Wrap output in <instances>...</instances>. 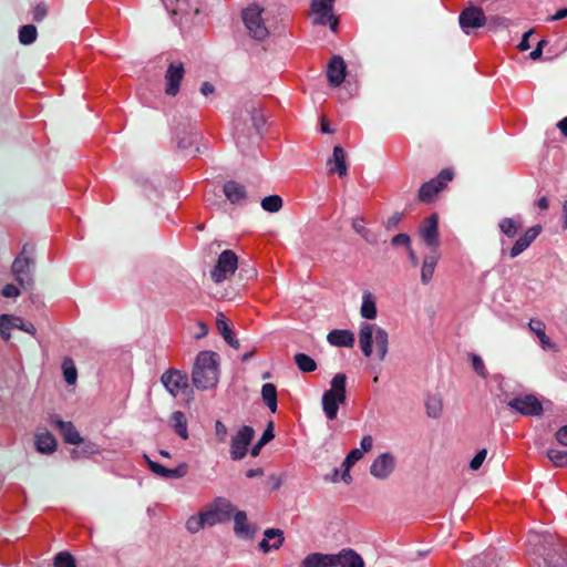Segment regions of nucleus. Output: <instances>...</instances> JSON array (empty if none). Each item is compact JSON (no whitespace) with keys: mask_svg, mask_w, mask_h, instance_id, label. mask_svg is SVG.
<instances>
[{"mask_svg":"<svg viewBox=\"0 0 567 567\" xmlns=\"http://www.w3.org/2000/svg\"><path fill=\"white\" fill-rule=\"evenodd\" d=\"M267 483L269 484L270 488L272 491H277L281 487L282 485V480L280 476H277V475H270L267 480Z\"/></svg>","mask_w":567,"mask_h":567,"instance_id":"63","label":"nucleus"},{"mask_svg":"<svg viewBox=\"0 0 567 567\" xmlns=\"http://www.w3.org/2000/svg\"><path fill=\"white\" fill-rule=\"evenodd\" d=\"M519 226L520 225L511 217H505L498 223L501 231L508 238H514L517 235Z\"/></svg>","mask_w":567,"mask_h":567,"instance_id":"40","label":"nucleus"},{"mask_svg":"<svg viewBox=\"0 0 567 567\" xmlns=\"http://www.w3.org/2000/svg\"><path fill=\"white\" fill-rule=\"evenodd\" d=\"M458 23L466 34H471L472 30L486 25L487 18L482 8L471 6L461 11Z\"/></svg>","mask_w":567,"mask_h":567,"instance_id":"12","label":"nucleus"},{"mask_svg":"<svg viewBox=\"0 0 567 567\" xmlns=\"http://www.w3.org/2000/svg\"><path fill=\"white\" fill-rule=\"evenodd\" d=\"M224 194L233 204H243L246 200V187L236 181H228L224 185Z\"/></svg>","mask_w":567,"mask_h":567,"instance_id":"25","label":"nucleus"},{"mask_svg":"<svg viewBox=\"0 0 567 567\" xmlns=\"http://www.w3.org/2000/svg\"><path fill=\"white\" fill-rule=\"evenodd\" d=\"M360 315L364 319H374L377 317V306L373 296L365 292L362 298Z\"/></svg>","mask_w":567,"mask_h":567,"instance_id":"36","label":"nucleus"},{"mask_svg":"<svg viewBox=\"0 0 567 567\" xmlns=\"http://www.w3.org/2000/svg\"><path fill=\"white\" fill-rule=\"evenodd\" d=\"M261 207L269 213H277L282 207V198L279 195H269L262 198Z\"/></svg>","mask_w":567,"mask_h":567,"instance_id":"47","label":"nucleus"},{"mask_svg":"<svg viewBox=\"0 0 567 567\" xmlns=\"http://www.w3.org/2000/svg\"><path fill=\"white\" fill-rule=\"evenodd\" d=\"M32 252L33 248L29 245H24L11 265V272L16 281L23 289H31L33 287L31 268L34 264V259Z\"/></svg>","mask_w":567,"mask_h":567,"instance_id":"5","label":"nucleus"},{"mask_svg":"<svg viewBox=\"0 0 567 567\" xmlns=\"http://www.w3.org/2000/svg\"><path fill=\"white\" fill-rule=\"evenodd\" d=\"M238 267L237 255L233 250H224L217 259V262L210 271V277L214 282L219 284L234 275Z\"/></svg>","mask_w":567,"mask_h":567,"instance_id":"10","label":"nucleus"},{"mask_svg":"<svg viewBox=\"0 0 567 567\" xmlns=\"http://www.w3.org/2000/svg\"><path fill=\"white\" fill-rule=\"evenodd\" d=\"M234 532L238 537L251 538L255 528L248 523L247 514L244 511L234 512Z\"/></svg>","mask_w":567,"mask_h":567,"instance_id":"24","label":"nucleus"},{"mask_svg":"<svg viewBox=\"0 0 567 567\" xmlns=\"http://www.w3.org/2000/svg\"><path fill=\"white\" fill-rule=\"evenodd\" d=\"M395 457L389 453L380 454L370 466V474L378 480H386L394 471Z\"/></svg>","mask_w":567,"mask_h":567,"instance_id":"16","label":"nucleus"},{"mask_svg":"<svg viewBox=\"0 0 567 567\" xmlns=\"http://www.w3.org/2000/svg\"><path fill=\"white\" fill-rule=\"evenodd\" d=\"M161 382L166 391L176 398L188 388V375L181 370L169 369L162 374Z\"/></svg>","mask_w":567,"mask_h":567,"instance_id":"13","label":"nucleus"},{"mask_svg":"<svg viewBox=\"0 0 567 567\" xmlns=\"http://www.w3.org/2000/svg\"><path fill=\"white\" fill-rule=\"evenodd\" d=\"M495 549L488 548L480 555L474 556L463 567H498Z\"/></svg>","mask_w":567,"mask_h":567,"instance_id":"28","label":"nucleus"},{"mask_svg":"<svg viewBox=\"0 0 567 567\" xmlns=\"http://www.w3.org/2000/svg\"><path fill=\"white\" fill-rule=\"evenodd\" d=\"M363 456V452L360 449H353L346 456L342 466L343 467H352Z\"/></svg>","mask_w":567,"mask_h":567,"instance_id":"52","label":"nucleus"},{"mask_svg":"<svg viewBox=\"0 0 567 567\" xmlns=\"http://www.w3.org/2000/svg\"><path fill=\"white\" fill-rule=\"evenodd\" d=\"M1 293L4 298H17L20 296V289L13 284H8L3 287Z\"/></svg>","mask_w":567,"mask_h":567,"instance_id":"61","label":"nucleus"},{"mask_svg":"<svg viewBox=\"0 0 567 567\" xmlns=\"http://www.w3.org/2000/svg\"><path fill=\"white\" fill-rule=\"evenodd\" d=\"M373 439L371 435H364L360 442L361 451L369 452L372 449Z\"/></svg>","mask_w":567,"mask_h":567,"instance_id":"64","label":"nucleus"},{"mask_svg":"<svg viewBox=\"0 0 567 567\" xmlns=\"http://www.w3.org/2000/svg\"><path fill=\"white\" fill-rule=\"evenodd\" d=\"M9 321H10V319L8 318V315L0 316V334L6 341H8L11 337V334H10L11 328L8 326Z\"/></svg>","mask_w":567,"mask_h":567,"instance_id":"58","label":"nucleus"},{"mask_svg":"<svg viewBox=\"0 0 567 567\" xmlns=\"http://www.w3.org/2000/svg\"><path fill=\"white\" fill-rule=\"evenodd\" d=\"M261 398L271 413H276L278 408L277 388L274 383H265L261 386Z\"/></svg>","mask_w":567,"mask_h":567,"instance_id":"33","label":"nucleus"},{"mask_svg":"<svg viewBox=\"0 0 567 567\" xmlns=\"http://www.w3.org/2000/svg\"><path fill=\"white\" fill-rule=\"evenodd\" d=\"M507 406L523 416H540L544 408L535 394H525L511 399Z\"/></svg>","mask_w":567,"mask_h":567,"instance_id":"9","label":"nucleus"},{"mask_svg":"<svg viewBox=\"0 0 567 567\" xmlns=\"http://www.w3.org/2000/svg\"><path fill=\"white\" fill-rule=\"evenodd\" d=\"M264 535L265 538L258 544V547L265 554L270 549H278L284 544V533L279 528H268Z\"/></svg>","mask_w":567,"mask_h":567,"instance_id":"21","label":"nucleus"},{"mask_svg":"<svg viewBox=\"0 0 567 567\" xmlns=\"http://www.w3.org/2000/svg\"><path fill=\"white\" fill-rule=\"evenodd\" d=\"M327 165L330 174H338L340 177L347 175L346 152L340 145L333 147L332 157L328 159Z\"/></svg>","mask_w":567,"mask_h":567,"instance_id":"20","label":"nucleus"},{"mask_svg":"<svg viewBox=\"0 0 567 567\" xmlns=\"http://www.w3.org/2000/svg\"><path fill=\"white\" fill-rule=\"evenodd\" d=\"M471 360H472V367H473L474 371L482 379H486L487 375H488V372H487V369H486V367L484 364L483 359L480 355H477V354H472Z\"/></svg>","mask_w":567,"mask_h":567,"instance_id":"50","label":"nucleus"},{"mask_svg":"<svg viewBox=\"0 0 567 567\" xmlns=\"http://www.w3.org/2000/svg\"><path fill=\"white\" fill-rule=\"evenodd\" d=\"M63 377L68 384L73 385L78 379V371L71 358H64L62 362Z\"/></svg>","mask_w":567,"mask_h":567,"instance_id":"39","label":"nucleus"},{"mask_svg":"<svg viewBox=\"0 0 567 567\" xmlns=\"http://www.w3.org/2000/svg\"><path fill=\"white\" fill-rule=\"evenodd\" d=\"M215 436L219 443H224L228 436L227 426L219 420L215 422Z\"/></svg>","mask_w":567,"mask_h":567,"instance_id":"55","label":"nucleus"},{"mask_svg":"<svg viewBox=\"0 0 567 567\" xmlns=\"http://www.w3.org/2000/svg\"><path fill=\"white\" fill-rule=\"evenodd\" d=\"M185 75L184 63L172 61L165 72V93L169 96H176L179 92L181 82Z\"/></svg>","mask_w":567,"mask_h":567,"instance_id":"14","label":"nucleus"},{"mask_svg":"<svg viewBox=\"0 0 567 567\" xmlns=\"http://www.w3.org/2000/svg\"><path fill=\"white\" fill-rule=\"evenodd\" d=\"M8 318L10 319V321L8 322V326L11 329L17 328V329H20L22 331L30 333L31 336H35L37 329L33 323L27 322L22 318L16 317L12 315H8Z\"/></svg>","mask_w":567,"mask_h":567,"instance_id":"42","label":"nucleus"},{"mask_svg":"<svg viewBox=\"0 0 567 567\" xmlns=\"http://www.w3.org/2000/svg\"><path fill=\"white\" fill-rule=\"evenodd\" d=\"M373 343H375L379 360L383 361L389 350L388 332L375 324L362 323L359 331V346L364 357H371Z\"/></svg>","mask_w":567,"mask_h":567,"instance_id":"3","label":"nucleus"},{"mask_svg":"<svg viewBox=\"0 0 567 567\" xmlns=\"http://www.w3.org/2000/svg\"><path fill=\"white\" fill-rule=\"evenodd\" d=\"M404 217L403 213H394L392 216H390L386 221L384 223V227L388 230L394 229L399 226V224L402 221Z\"/></svg>","mask_w":567,"mask_h":567,"instance_id":"59","label":"nucleus"},{"mask_svg":"<svg viewBox=\"0 0 567 567\" xmlns=\"http://www.w3.org/2000/svg\"><path fill=\"white\" fill-rule=\"evenodd\" d=\"M528 327L538 337L543 347H553L550 339L545 333V323L542 320L530 319Z\"/></svg>","mask_w":567,"mask_h":567,"instance_id":"38","label":"nucleus"},{"mask_svg":"<svg viewBox=\"0 0 567 567\" xmlns=\"http://www.w3.org/2000/svg\"><path fill=\"white\" fill-rule=\"evenodd\" d=\"M546 455L555 467H567V451L549 449Z\"/></svg>","mask_w":567,"mask_h":567,"instance_id":"45","label":"nucleus"},{"mask_svg":"<svg viewBox=\"0 0 567 567\" xmlns=\"http://www.w3.org/2000/svg\"><path fill=\"white\" fill-rule=\"evenodd\" d=\"M275 437L274 432V422L269 421L261 437L258 442L250 449V455L257 457L260 454L261 449L268 444Z\"/></svg>","mask_w":567,"mask_h":567,"instance_id":"35","label":"nucleus"},{"mask_svg":"<svg viewBox=\"0 0 567 567\" xmlns=\"http://www.w3.org/2000/svg\"><path fill=\"white\" fill-rule=\"evenodd\" d=\"M254 435V429L249 425H244L231 437L229 454L233 461H240L246 456Z\"/></svg>","mask_w":567,"mask_h":567,"instance_id":"11","label":"nucleus"},{"mask_svg":"<svg viewBox=\"0 0 567 567\" xmlns=\"http://www.w3.org/2000/svg\"><path fill=\"white\" fill-rule=\"evenodd\" d=\"M50 422L60 430V433L66 443L74 445L82 443L83 440L80 436V433L71 422L62 421L56 415L51 416Z\"/></svg>","mask_w":567,"mask_h":567,"instance_id":"19","label":"nucleus"},{"mask_svg":"<svg viewBox=\"0 0 567 567\" xmlns=\"http://www.w3.org/2000/svg\"><path fill=\"white\" fill-rule=\"evenodd\" d=\"M264 11L262 7L254 3L244 9L241 13L248 34L257 41H264L269 35V30L262 18Z\"/></svg>","mask_w":567,"mask_h":567,"instance_id":"6","label":"nucleus"},{"mask_svg":"<svg viewBox=\"0 0 567 567\" xmlns=\"http://www.w3.org/2000/svg\"><path fill=\"white\" fill-rule=\"evenodd\" d=\"M188 470H189V466L188 464L186 463H181L178 466H176L175 468H168L167 470V475L165 478H168V480H177V478H182L184 476L187 475L188 473Z\"/></svg>","mask_w":567,"mask_h":567,"instance_id":"49","label":"nucleus"},{"mask_svg":"<svg viewBox=\"0 0 567 567\" xmlns=\"http://www.w3.org/2000/svg\"><path fill=\"white\" fill-rule=\"evenodd\" d=\"M542 231L543 227L540 225H535L526 229L524 234L520 235L519 238L512 246L509 250V257L516 258L520 254H523L540 235Z\"/></svg>","mask_w":567,"mask_h":567,"instance_id":"17","label":"nucleus"},{"mask_svg":"<svg viewBox=\"0 0 567 567\" xmlns=\"http://www.w3.org/2000/svg\"><path fill=\"white\" fill-rule=\"evenodd\" d=\"M327 341L331 346L351 348L354 344V334L350 330L334 329L327 336Z\"/></svg>","mask_w":567,"mask_h":567,"instance_id":"27","label":"nucleus"},{"mask_svg":"<svg viewBox=\"0 0 567 567\" xmlns=\"http://www.w3.org/2000/svg\"><path fill=\"white\" fill-rule=\"evenodd\" d=\"M426 414L430 417H439L442 413L443 404L440 396L432 395L425 401Z\"/></svg>","mask_w":567,"mask_h":567,"instance_id":"41","label":"nucleus"},{"mask_svg":"<svg viewBox=\"0 0 567 567\" xmlns=\"http://www.w3.org/2000/svg\"><path fill=\"white\" fill-rule=\"evenodd\" d=\"M35 449L41 454H52L56 449L55 437L48 431L35 434Z\"/></svg>","mask_w":567,"mask_h":567,"instance_id":"31","label":"nucleus"},{"mask_svg":"<svg viewBox=\"0 0 567 567\" xmlns=\"http://www.w3.org/2000/svg\"><path fill=\"white\" fill-rule=\"evenodd\" d=\"M147 464H148V467L150 470L157 476H161V477H166L167 475V467H165L164 465L157 463V462H154L152 460L148 458L147 455H144Z\"/></svg>","mask_w":567,"mask_h":567,"instance_id":"53","label":"nucleus"},{"mask_svg":"<svg viewBox=\"0 0 567 567\" xmlns=\"http://www.w3.org/2000/svg\"><path fill=\"white\" fill-rule=\"evenodd\" d=\"M293 361L301 372L309 373L317 370V362L306 353H296Z\"/></svg>","mask_w":567,"mask_h":567,"instance_id":"37","label":"nucleus"},{"mask_svg":"<svg viewBox=\"0 0 567 567\" xmlns=\"http://www.w3.org/2000/svg\"><path fill=\"white\" fill-rule=\"evenodd\" d=\"M301 567H336L334 554H309L302 560Z\"/></svg>","mask_w":567,"mask_h":567,"instance_id":"26","label":"nucleus"},{"mask_svg":"<svg viewBox=\"0 0 567 567\" xmlns=\"http://www.w3.org/2000/svg\"><path fill=\"white\" fill-rule=\"evenodd\" d=\"M174 130H175L176 136L178 137V142H177L178 147L182 150H185V151L190 150V147L196 143V141L199 137V133L197 132L195 124L192 123L190 121H188V123H187V130H188L187 137L179 136L185 131V130H182L179 127V125L175 126Z\"/></svg>","mask_w":567,"mask_h":567,"instance_id":"30","label":"nucleus"},{"mask_svg":"<svg viewBox=\"0 0 567 567\" xmlns=\"http://www.w3.org/2000/svg\"><path fill=\"white\" fill-rule=\"evenodd\" d=\"M352 228L357 234L363 238H367V229L364 227V219L362 217H357L352 220Z\"/></svg>","mask_w":567,"mask_h":567,"instance_id":"60","label":"nucleus"},{"mask_svg":"<svg viewBox=\"0 0 567 567\" xmlns=\"http://www.w3.org/2000/svg\"><path fill=\"white\" fill-rule=\"evenodd\" d=\"M420 236L427 247L437 250L439 240V217L436 214L430 215L420 225Z\"/></svg>","mask_w":567,"mask_h":567,"instance_id":"15","label":"nucleus"},{"mask_svg":"<svg viewBox=\"0 0 567 567\" xmlns=\"http://www.w3.org/2000/svg\"><path fill=\"white\" fill-rule=\"evenodd\" d=\"M330 389L326 390L321 398V405L328 421H334L338 416L339 405L347 401V375L337 373L331 382Z\"/></svg>","mask_w":567,"mask_h":567,"instance_id":"4","label":"nucleus"},{"mask_svg":"<svg viewBox=\"0 0 567 567\" xmlns=\"http://www.w3.org/2000/svg\"><path fill=\"white\" fill-rule=\"evenodd\" d=\"M440 252L437 250H432L429 255H426L423 259V265L421 269V281L426 285L431 281L434 275V269L439 262Z\"/></svg>","mask_w":567,"mask_h":567,"instance_id":"29","label":"nucleus"},{"mask_svg":"<svg viewBox=\"0 0 567 567\" xmlns=\"http://www.w3.org/2000/svg\"><path fill=\"white\" fill-rule=\"evenodd\" d=\"M555 439L560 445L567 446V425H563L556 431Z\"/></svg>","mask_w":567,"mask_h":567,"instance_id":"62","label":"nucleus"},{"mask_svg":"<svg viewBox=\"0 0 567 567\" xmlns=\"http://www.w3.org/2000/svg\"><path fill=\"white\" fill-rule=\"evenodd\" d=\"M336 567H364L363 558L353 549L344 548L334 554Z\"/></svg>","mask_w":567,"mask_h":567,"instance_id":"22","label":"nucleus"},{"mask_svg":"<svg viewBox=\"0 0 567 567\" xmlns=\"http://www.w3.org/2000/svg\"><path fill=\"white\" fill-rule=\"evenodd\" d=\"M169 422L177 435H179L183 440L188 439L187 419H186V415L184 412H182V411L173 412L171 415Z\"/></svg>","mask_w":567,"mask_h":567,"instance_id":"32","label":"nucleus"},{"mask_svg":"<svg viewBox=\"0 0 567 567\" xmlns=\"http://www.w3.org/2000/svg\"><path fill=\"white\" fill-rule=\"evenodd\" d=\"M392 246H404L406 249L411 247V238L408 234H398L391 239Z\"/></svg>","mask_w":567,"mask_h":567,"instance_id":"57","label":"nucleus"},{"mask_svg":"<svg viewBox=\"0 0 567 567\" xmlns=\"http://www.w3.org/2000/svg\"><path fill=\"white\" fill-rule=\"evenodd\" d=\"M347 73V65L340 55H333L328 64L327 78L329 83L337 87L342 84Z\"/></svg>","mask_w":567,"mask_h":567,"instance_id":"18","label":"nucleus"},{"mask_svg":"<svg viewBox=\"0 0 567 567\" xmlns=\"http://www.w3.org/2000/svg\"><path fill=\"white\" fill-rule=\"evenodd\" d=\"M235 507L229 499L216 497L207 505L203 514L208 526H215L228 522L233 517Z\"/></svg>","mask_w":567,"mask_h":567,"instance_id":"8","label":"nucleus"},{"mask_svg":"<svg viewBox=\"0 0 567 567\" xmlns=\"http://www.w3.org/2000/svg\"><path fill=\"white\" fill-rule=\"evenodd\" d=\"M454 178L452 168L442 169L437 176L423 183L417 192V199L423 204L434 202L436 195L442 192L447 184Z\"/></svg>","mask_w":567,"mask_h":567,"instance_id":"7","label":"nucleus"},{"mask_svg":"<svg viewBox=\"0 0 567 567\" xmlns=\"http://www.w3.org/2000/svg\"><path fill=\"white\" fill-rule=\"evenodd\" d=\"M334 0H312L311 9L315 13H320L321 19L317 23L323 24V18L333 19L332 8Z\"/></svg>","mask_w":567,"mask_h":567,"instance_id":"34","label":"nucleus"},{"mask_svg":"<svg viewBox=\"0 0 567 567\" xmlns=\"http://www.w3.org/2000/svg\"><path fill=\"white\" fill-rule=\"evenodd\" d=\"M247 112L250 114L254 128L256 130L257 134H259L265 125V116L261 113V110L252 103L247 107Z\"/></svg>","mask_w":567,"mask_h":567,"instance_id":"44","label":"nucleus"},{"mask_svg":"<svg viewBox=\"0 0 567 567\" xmlns=\"http://www.w3.org/2000/svg\"><path fill=\"white\" fill-rule=\"evenodd\" d=\"M48 6L44 2L38 3L33 9V20L35 22L42 21L48 14Z\"/></svg>","mask_w":567,"mask_h":567,"instance_id":"56","label":"nucleus"},{"mask_svg":"<svg viewBox=\"0 0 567 567\" xmlns=\"http://www.w3.org/2000/svg\"><path fill=\"white\" fill-rule=\"evenodd\" d=\"M216 328L219 334L223 337L225 342L234 349H239L240 343L236 339L230 323L223 312H218L216 317Z\"/></svg>","mask_w":567,"mask_h":567,"instance_id":"23","label":"nucleus"},{"mask_svg":"<svg viewBox=\"0 0 567 567\" xmlns=\"http://www.w3.org/2000/svg\"><path fill=\"white\" fill-rule=\"evenodd\" d=\"M486 24L491 30L504 29L509 25V20L504 17L493 16L491 18H487Z\"/></svg>","mask_w":567,"mask_h":567,"instance_id":"51","label":"nucleus"},{"mask_svg":"<svg viewBox=\"0 0 567 567\" xmlns=\"http://www.w3.org/2000/svg\"><path fill=\"white\" fill-rule=\"evenodd\" d=\"M217 353L214 351H200L195 360L192 381L198 390H208L218 382Z\"/></svg>","mask_w":567,"mask_h":567,"instance_id":"2","label":"nucleus"},{"mask_svg":"<svg viewBox=\"0 0 567 567\" xmlns=\"http://www.w3.org/2000/svg\"><path fill=\"white\" fill-rule=\"evenodd\" d=\"M54 567H75V559L70 553L61 551L54 558Z\"/></svg>","mask_w":567,"mask_h":567,"instance_id":"48","label":"nucleus"},{"mask_svg":"<svg viewBox=\"0 0 567 567\" xmlns=\"http://www.w3.org/2000/svg\"><path fill=\"white\" fill-rule=\"evenodd\" d=\"M548 534L529 533L527 544L533 554L543 558L538 567H567V549L560 545L553 546Z\"/></svg>","mask_w":567,"mask_h":567,"instance_id":"1","label":"nucleus"},{"mask_svg":"<svg viewBox=\"0 0 567 567\" xmlns=\"http://www.w3.org/2000/svg\"><path fill=\"white\" fill-rule=\"evenodd\" d=\"M205 526H208V524L206 523L203 512L190 516L186 522V528L192 534L198 533Z\"/></svg>","mask_w":567,"mask_h":567,"instance_id":"46","label":"nucleus"},{"mask_svg":"<svg viewBox=\"0 0 567 567\" xmlns=\"http://www.w3.org/2000/svg\"><path fill=\"white\" fill-rule=\"evenodd\" d=\"M486 456H487V450L486 449L480 450L472 458V461L470 463V468L473 471H477L484 463Z\"/></svg>","mask_w":567,"mask_h":567,"instance_id":"54","label":"nucleus"},{"mask_svg":"<svg viewBox=\"0 0 567 567\" xmlns=\"http://www.w3.org/2000/svg\"><path fill=\"white\" fill-rule=\"evenodd\" d=\"M38 31L33 24H25L19 30V41L23 45H29L37 40Z\"/></svg>","mask_w":567,"mask_h":567,"instance_id":"43","label":"nucleus"}]
</instances>
